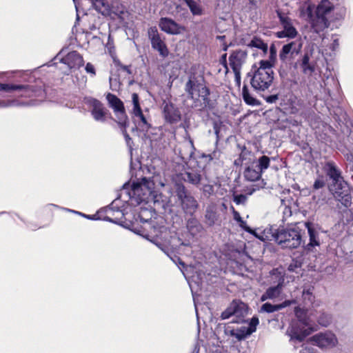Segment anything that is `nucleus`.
<instances>
[{"label":"nucleus","mask_w":353,"mask_h":353,"mask_svg":"<svg viewBox=\"0 0 353 353\" xmlns=\"http://www.w3.org/2000/svg\"><path fill=\"white\" fill-rule=\"evenodd\" d=\"M325 171L332 183L330 190L334 197L344 207L348 208L352 204L351 190L348 184L343 180L340 170L333 161H327L325 165Z\"/></svg>","instance_id":"f257e3e1"},{"label":"nucleus","mask_w":353,"mask_h":353,"mask_svg":"<svg viewBox=\"0 0 353 353\" xmlns=\"http://www.w3.org/2000/svg\"><path fill=\"white\" fill-rule=\"evenodd\" d=\"M185 91L188 97L193 100V106L197 110H211L213 108L209 99L210 92L204 84L203 79H199L195 76L190 77L185 83Z\"/></svg>","instance_id":"f03ea898"},{"label":"nucleus","mask_w":353,"mask_h":353,"mask_svg":"<svg viewBox=\"0 0 353 353\" xmlns=\"http://www.w3.org/2000/svg\"><path fill=\"white\" fill-rule=\"evenodd\" d=\"M269 231L272 239L282 248L294 249L301 243V230L298 227L271 226Z\"/></svg>","instance_id":"7ed1b4c3"},{"label":"nucleus","mask_w":353,"mask_h":353,"mask_svg":"<svg viewBox=\"0 0 353 353\" xmlns=\"http://www.w3.org/2000/svg\"><path fill=\"white\" fill-rule=\"evenodd\" d=\"M294 313L297 321L292 324L288 332L290 336L291 340L302 342L306 336L314 331L312 320L309 316L308 311L300 307H295Z\"/></svg>","instance_id":"20e7f679"},{"label":"nucleus","mask_w":353,"mask_h":353,"mask_svg":"<svg viewBox=\"0 0 353 353\" xmlns=\"http://www.w3.org/2000/svg\"><path fill=\"white\" fill-rule=\"evenodd\" d=\"M155 188V183L152 178L142 177L140 180L133 181L132 185L125 183L121 190V195L125 194L129 199L137 196L141 201L152 196Z\"/></svg>","instance_id":"39448f33"},{"label":"nucleus","mask_w":353,"mask_h":353,"mask_svg":"<svg viewBox=\"0 0 353 353\" xmlns=\"http://www.w3.org/2000/svg\"><path fill=\"white\" fill-rule=\"evenodd\" d=\"M174 196L176 198V202L185 214L190 216L194 214L199 208V203L183 183H175Z\"/></svg>","instance_id":"423d86ee"},{"label":"nucleus","mask_w":353,"mask_h":353,"mask_svg":"<svg viewBox=\"0 0 353 353\" xmlns=\"http://www.w3.org/2000/svg\"><path fill=\"white\" fill-rule=\"evenodd\" d=\"M0 90L10 92L17 90L20 92L21 97L32 98L39 97L46 99V93L43 85H23L0 83Z\"/></svg>","instance_id":"0eeeda50"},{"label":"nucleus","mask_w":353,"mask_h":353,"mask_svg":"<svg viewBox=\"0 0 353 353\" xmlns=\"http://www.w3.org/2000/svg\"><path fill=\"white\" fill-rule=\"evenodd\" d=\"M250 77V83L252 88L259 94H261L272 86L274 79V74H269L254 70H250L247 74Z\"/></svg>","instance_id":"6e6552de"},{"label":"nucleus","mask_w":353,"mask_h":353,"mask_svg":"<svg viewBox=\"0 0 353 353\" xmlns=\"http://www.w3.org/2000/svg\"><path fill=\"white\" fill-rule=\"evenodd\" d=\"M83 102L90 109V113L95 121H105L108 110L99 100L91 97H85Z\"/></svg>","instance_id":"1a4fd4ad"},{"label":"nucleus","mask_w":353,"mask_h":353,"mask_svg":"<svg viewBox=\"0 0 353 353\" xmlns=\"http://www.w3.org/2000/svg\"><path fill=\"white\" fill-rule=\"evenodd\" d=\"M310 341L321 349L332 348L338 342L336 336L331 332L318 333L310 338Z\"/></svg>","instance_id":"9d476101"},{"label":"nucleus","mask_w":353,"mask_h":353,"mask_svg":"<svg viewBox=\"0 0 353 353\" xmlns=\"http://www.w3.org/2000/svg\"><path fill=\"white\" fill-rule=\"evenodd\" d=\"M148 38L152 48L158 51L162 57L168 56L169 51L165 42L161 39L157 27H150L148 30Z\"/></svg>","instance_id":"9b49d317"},{"label":"nucleus","mask_w":353,"mask_h":353,"mask_svg":"<svg viewBox=\"0 0 353 353\" xmlns=\"http://www.w3.org/2000/svg\"><path fill=\"white\" fill-rule=\"evenodd\" d=\"M159 26L161 30L170 35L181 34L186 30L184 26L180 25L172 18L167 17L159 19Z\"/></svg>","instance_id":"f8f14e48"},{"label":"nucleus","mask_w":353,"mask_h":353,"mask_svg":"<svg viewBox=\"0 0 353 353\" xmlns=\"http://www.w3.org/2000/svg\"><path fill=\"white\" fill-rule=\"evenodd\" d=\"M203 223L208 228L221 225V219L216 203H210L206 206L204 212Z\"/></svg>","instance_id":"ddd939ff"},{"label":"nucleus","mask_w":353,"mask_h":353,"mask_svg":"<svg viewBox=\"0 0 353 353\" xmlns=\"http://www.w3.org/2000/svg\"><path fill=\"white\" fill-rule=\"evenodd\" d=\"M302 48L301 43L291 41L283 46L279 52V59L283 63H288L299 54Z\"/></svg>","instance_id":"4468645a"},{"label":"nucleus","mask_w":353,"mask_h":353,"mask_svg":"<svg viewBox=\"0 0 353 353\" xmlns=\"http://www.w3.org/2000/svg\"><path fill=\"white\" fill-rule=\"evenodd\" d=\"M106 99L110 108H112L116 114L117 121H125L128 117L125 113V107L123 101L115 94L108 93Z\"/></svg>","instance_id":"2eb2a0df"},{"label":"nucleus","mask_w":353,"mask_h":353,"mask_svg":"<svg viewBox=\"0 0 353 353\" xmlns=\"http://www.w3.org/2000/svg\"><path fill=\"white\" fill-rule=\"evenodd\" d=\"M125 210L124 204L121 203V201L119 198H117L109 205L105 208V211L107 213L112 212V215H114V213H117L119 216H116L115 219L105 216L103 219L111 223H118L119 220L124 216Z\"/></svg>","instance_id":"dca6fc26"},{"label":"nucleus","mask_w":353,"mask_h":353,"mask_svg":"<svg viewBox=\"0 0 353 353\" xmlns=\"http://www.w3.org/2000/svg\"><path fill=\"white\" fill-rule=\"evenodd\" d=\"M163 114L165 121L170 124L176 123L181 120L179 110L170 102H163Z\"/></svg>","instance_id":"f3484780"},{"label":"nucleus","mask_w":353,"mask_h":353,"mask_svg":"<svg viewBox=\"0 0 353 353\" xmlns=\"http://www.w3.org/2000/svg\"><path fill=\"white\" fill-rule=\"evenodd\" d=\"M61 61L67 65L69 69H78L83 65V57L77 51L68 53L61 59Z\"/></svg>","instance_id":"a211bd4d"},{"label":"nucleus","mask_w":353,"mask_h":353,"mask_svg":"<svg viewBox=\"0 0 353 353\" xmlns=\"http://www.w3.org/2000/svg\"><path fill=\"white\" fill-rule=\"evenodd\" d=\"M276 12L279 19V22L283 27V30H284L294 38H296L298 35V31L293 25L292 19L279 10H277Z\"/></svg>","instance_id":"6ab92c4d"},{"label":"nucleus","mask_w":353,"mask_h":353,"mask_svg":"<svg viewBox=\"0 0 353 353\" xmlns=\"http://www.w3.org/2000/svg\"><path fill=\"white\" fill-rule=\"evenodd\" d=\"M247 57V52L243 50L233 51L229 57V63L232 70H241Z\"/></svg>","instance_id":"aec40b11"},{"label":"nucleus","mask_w":353,"mask_h":353,"mask_svg":"<svg viewBox=\"0 0 353 353\" xmlns=\"http://www.w3.org/2000/svg\"><path fill=\"white\" fill-rule=\"evenodd\" d=\"M28 101L20 102L18 100H1L0 101V108H7L11 106H36L39 105L45 99L39 97H32Z\"/></svg>","instance_id":"412c9836"},{"label":"nucleus","mask_w":353,"mask_h":353,"mask_svg":"<svg viewBox=\"0 0 353 353\" xmlns=\"http://www.w3.org/2000/svg\"><path fill=\"white\" fill-rule=\"evenodd\" d=\"M186 228L192 236L201 234L204 231L203 225L194 215L190 216V217L186 220Z\"/></svg>","instance_id":"4be33fe9"},{"label":"nucleus","mask_w":353,"mask_h":353,"mask_svg":"<svg viewBox=\"0 0 353 353\" xmlns=\"http://www.w3.org/2000/svg\"><path fill=\"white\" fill-rule=\"evenodd\" d=\"M305 225L310 237V242L307 244L305 248L307 250H311L312 248L319 245L318 232L312 223L306 222Z\"/></svg>","instance_id":"5701e85b"},{"label":"nucleus","mask_w":353,"mask_h":353,"mask_svg":"<svg viewBox=\"0 0 353 353\" xmlns=\"http://www.w3.org/2000/svg\"><path fill=\"white\" fill-rule=\"evenodd\" d=\"M290 304L289 301H285L281 303L272 304L270 303H263L259 310V313H272L281 310Z\"/></svg>","instance_id":"b1692460"},{"label":"nucleus","mask_w":353,"mask_h":353,"mask_svg":"<svg viewBox=\"0 0 353 353\" xmlns=\"http://www.w3.org/2000/svg\"><path fill=\"white\" fill-rule=\"evenodd\" d=\"M274 65V63L271 61L270 60H261L259 62V66L256 65V64H254L252 66V70H254L256 71H260L262 72H266L269 74H274V72L273 70V66Z\"/></svg>","instance_id":"393cba45"},{"label":"nucleus","mask_w":353,"mask_h":353,"mask_svg":"<svg viewBox=\"0 0 353 353\" xmlns=\"http://www.w3.org/2000/svg\"><path fill=\"white\" fill-rule=\"evenodd\" d=\"M262 174L257 168H254L253 165L247 166L243 172L245 179L250 181H255L260 179Z\"/></svg>","instance_id":"a878e982"},{"label":"nucleus","mask_w":353,"mask_h":353,"mask_svg":"<svg viewBox=\"0 0 353 353\" xmlns=\"http://www.w3.org/2000/svg\"><path fill=\"white\" fill-rule=\"evenodd\" d=\"M236 147L239 151V156L245 161V165L252 162L254 154L250 149L239 143H237Z\"/></svg>","instance_id":"bb28decb"},{"label":"nucleus","mask_w":353,"mask_h":353,"mask_svg":"<svg viewBox=\"0 0 353 353\" xmlns=\"http://www.w3.org/2000/svg\"><path fill=\"white\" fill-rule=\"evenodd\" d=\"M241 94L244 102L247 105L258 106L261 104L260 101L251 94L247 85H243Z\"/></svg>","instance_id":"cd10ccee"},{"label":"nucleus","mask_w":353,"mask_h":353,"mask_svg":"<svg viewBox=\"0 0 353 353\" xmlns=\"http://www.w3.org/2000/svg\"><path fill=\"white\" fill-rule=\"evenodd\" d=\"M234 316L237 319L236 321H241L243 318L248 314L247 305L241 301H234Z\"/></svg>","instance_id":"c85d7f7f"},{"label":"nucleus","mask_w":353,"mask_h":353,"mask_svg":"<svg viewBox=\"0 0 353 353\" xmlns=\"http://www.w3.org/2000/svg\"><path fill=\"white\" fill-rule=\"evenodd\" d=\"M332 9V6L328 0H322L316 8V16L319 18L323 19L329 12H330Z\"/></svg>","instance_id":"c756f323"},{"label":"nucleus","mask_w":353,"mask_h":353,"mask_svg":"<svg viewBox=\"0 0 353 353\" xmlns=\"http://www.w3.org/2000/svg\"><path fill=\"white\" fill-rule=\"evenodd\" d=\"M184 175V180L192 185H197L201 182V175L199 170L191 169L186 171Z\"/></svg>","instance_id":"7c9ffc66"},{"label":"nucleus","mask_w":353,"mask_h":353,"mask_svg":"<svg viewBox=\"0 0 353 353\" xmlns=\"http://www.w3.org/2000/svg\"><path fill=\"white\" fill-rule=\"evenodd\" d=\"M248 47L255 48L261 50L264 54H266L268 50V46L261 38L254 36L252 40L248 43Z\"/></svg>","instance_id":"2f4dec72"},{"label":"nucleus","mask_w":353,"mask_h":353,"mask_svg":"<svg viewBox=\"0 0 353 353\" xmlns=\"http://www.w3.org/2000/svg\"><path fill=\"white\" fill-rule=\"evenodd\" d=\"M117 123L119 124L121 130V132L125 138L127 145L129 147L130 149H132V145L133 143V141L126 130V128L129 125L128 120L126 119L125 121H117Z\"/></svg>","instance_id":"473e14b6"},{"label":"nucleus","mask_w":353,"mask_h":353,"mask_svg":"<svg viewBox=\"0 0 353 353\" xmlns=\"http://www.w3.org/2000/svg\"><path fill=\"white\" fill-rule=\"evenodd\" d=\"M271 158L266 155H262L256 160V168H257L260 172H265L270 166Z\"/></svg>","instance_id":"72a5a7b5"},{"label":"nucleus","mask_w":353,"mask_h":353,"mask_svg":"<svg viewBox=\"0 0 353 353\" xmlns=\"http://www.w3.org/2000/svg\"><path fill=\"white\" fill-rule=\"evenodd\" d=\"M193 15L200 16L203 14L202 8L194 0H184Z\"/></svg>","instance_id":"f704fd0d"},{"label":"nucleus","mask_w":353,"mask_h":353,"mask_svg":"<svg viewBox=\"0 0 353 353\" xmlns=\"http://www.w3.org/2000/svg\"><path fill=\"white\" fill-rule=\"evenodd\" d=\"M317 322L323 327H327L332 322V316L330 314L323 311L319 312V316L316 317Z\"/></svg>","instance_id":"c9c22d12"},{"label":"nucleus","mask_w":353,"mask_h":353,"mask_svg":"<svg viewBox=\"0 0 353 353\" xmlns=\"http://www.w3.org/2000/svg\"><path fill=\"white\" fill-rule=\"evenodd\" d=\"M282 283H279L275 286H271L266 290V294L270 299H273L279 296L281 292Z\"/></svg>","instance_id":"e433bc0d"},{"label":"nucleus","mask_w":353,"mask_h":353,"mask_svg":"<svg viewBox=\"0 0 353 353\" xmlns=\"http://www.w3.org/2000/svg\"><path fill=\"white\" fill-rule=\"evenodd\" d=\"M132 101L133 104V108L132 110L133 115L135 116L138 114H141L143 111L140 105L139 97L137 93L134 92L132 94Z\"/></svg>","instance_id":"4c0bfd02"},{"label":"nucleus","mask_w":353,"mask_h":353,"mask_svg":"<svg viewBox=\"0 0 353 353\" xmlns=\"http://www.w3.org/2000/svg\"><path fill=\"white\" fill-rule=\"evenodd\" d=\"M313 290L314 288H308L303 289V298L305 301H307V303L312 304L314 301V296L313 295Z\"/></svg>","instance_id":"58836bf2"},{"label":"nucleus","mask_w":353,"mask_h":353,"mask_svg":"<svg viewBox=\"0 0 353 353\" xmlns=\"http://www.w3.org/2000/svg\"><path fill=\"white\" fill-rule=\"evenodd\" d=\"M250 335V334L246 327H241L239 329H236L235 338L238 341H242Z\"/></svg>","instance_id":"ea45409f"},{"label":"nucleus","mask_w":353,"mask_h":353,"mask_svg":"<svg viewBox=\"0 0 353 353\" xmlns=\"http://www.w3.org/2000/svg\"><path fill=\"white\" fill-rule=\"evenodd\" d=\"M134 117L140 119V123L139 125L143 130L148 131L151 128V125L148 122L145 117L143 114V112H141V114L135 115Z\"/></svg>","instance_id":"a19ab883"},{"label":"nucleus","mask_w":353,"mask_h":353,"mask_svg":"<svg viewBox=\"0 0 353 353\" xmlns=\"http://www.w3.org/2000/svg\"><path fill=\"white\" fill-rule=\"evenodd\" d=\"M167 232V228L165 225L162 226H153V233L152 234L154 237L162 239L163 234Z\"/></svg>","instance_id":"79ce46f5"},{"label":"nucleus","mask_w":353,"mask_h":353,"mask_svg":"<svg viewBox=\"0 0 353 353\" xmlns=\"http://www.w3.org/2000/svg\"><path fill=\"white\" fill-rule=\"evenodd\" d=\"M234 301L230 305L221 313V317L222 319H228L232 316H234Z\"/></svg>","instance_id":"37998d69"},{"label":"nucleus","mask_w":353,"mask_h":353,"mask_svg":"<svg viewBox=\"0 0 353 353\" xmlns=\"http://www.w3.org/2000/svg\"><path fill=\"white\" fill-rule=\"evenodd\" d=\"M259 323V318L256 316H254L250 321L248 327H246L247 330L252 334L256 330V326Z\"/></svg>","instance_id":"c03bdc74"},{"label":"nucleus","mask_w":353,"mask_h":353,"mask_svg":"<svg viewBox=\"0 0 353 353\" xmlns=\"http://www.w3.org/2000/svg\"><path fill=\"white\" fill-rule=\"evenodd\" d=\"M232 197H233V201L236 205H244V204H245L247 199H248L247 195L243 194H234L232 195Z\"/></svg>","instance_id":"a18cd8bd"},{"label":"nucleus","mask_w":353,"mask_h":353,"mask_svg":"<svg viewBox=\"0 0 353 353\" xmlns=\"http://www.w3.org/2000/svg\"><path fill=\"white\" fill-rule=\"evenodd\" d=\"M301 68H302V71L305 74H312L315 68L314 65L311 64L310 62L307 63V64L305 65H300Z\"/></svg>","instance_id":"49530a36"},{"label":"nucleus","mask_w":353,"mask_h":353,"mask_svg":"<svg viewBox=\"0 0 353 353\" xmlns=\"http://www.w3.org/2000/svg\"><path fill=\"white\" fill-rule=\"evenodd\" d=\"M264 100L270 104L275 103L279 99V94L273 93L270 95H262Z\"/></svg>","instance_id":"de8ad7c7"},{"label":"nucleus","mask_w":353,"mask_h":353,"mask_svg":"<svg viewBox=\"0 0 353 353\" xmlns=\"http://www.w3.org/2000/svg\"><path fill=\"white\" fill-rule=\"evenodd\" d=\"M63 210L68 211V212H72V213H74V214H77L79 215H81L88 219H90V220H97L99 219V217L97 216V214H92V215H88V214H83L82 212H78V211H75L74 210H70V209H68V208H63Z\"/></svg>","instance_id":"09e8293b"},{"label":"nucleus","mask_w":353,"mask_h":353,"mask_svg":"<svg viewBox=\"0 0 353 353\" xmlns=\"http://www.w3.org/2000/svg\"><path fill=\"white\" fill-rule=\"evenodd\" d=\"M204 195L207 197H210L214 192V186L212 185L206 184L203 186L202 188Z\"/></svg>","instance_id":"8fccbe9b"},{"label":"nucleus","mask_w":353,"mask_h":353,"mask_svg":"<svg viewBox=\"0 0 353 353\" xmlns=\"http://www.w3.org/2000/svg\"><path fill=\"white\" fill-rule=\"evenodd\" d=\"M301 263L299 261H293L291 263L288 268V270L292 272H297V269L301 268Z\"/></svg>","instance_id":"3c124183"},{"label":"nucleus","mask_w":353,"mask_h":353,"mask_svg":"<svg viewBox=\"0 0 353 353\" xmlns=\"http://www.w3.org/2000/svg\"><path fill=\"white\" fill-rule=\"evenodd\" d=\"M239 227L243 229L244 231L250 233L254 234V230L247 225V223L243 219L239 223Z\"/></svg>","instance_id":"603ef678"},{"label":"nucleus","mask_w":353,"mask_h":353,"mask_svg":"<svg viewBox=\"0 0 353 353\" xmlns=\"http://www.w3.org/2000/svg\"><path fill=\"white\" fill-rule=\"evenodd\" d=\"M276 58V50L274 44L271 45L270 47V57L269 60L275 62Z\"/></svg>","instance_id":"864d4df0"},{"label":"nucleus","mask_w":353,"mask_h":353,"mask_svg":"<svg viewBox=\"0 0 353 353\" xmlns=\"http://www.w3.org/2000/svg\"><path fill=\"white\" fill-rule=\"evenodd\" d=\"M85 70L88 74H90L92 77L96 75V70L94 66L91 63H88L85 67Z\"/></svg>","instance_id":"5fc2aeb1"},{"label":"nucleus","mask_w":353,"mask_h":353,"mask_svg":"<svg viewBox=\"0 0 353 353\" xmlns=\"http://www.w3.org/2000/svg\"><path fill=\"white\" fill-rule=\"evenodd\" d=\"M275 35L279 39H283V38L294 39L293 37H292L290 34H288L284 30L276 32L275 33Z\"/></svg>","instance_id":"6e6d98bb"},{"label":"nucleus","mask_w":353,"mask_h":353,"mask_svg":"<svg viewBox=\"0 0 353 353\" xmlns=\"http://www.w3.org/2000/svg\"><path fill=\"white\" fill-rule=\"evenodd\" d=\"M300 353H316V352L313 347L307 345H303L300 350Z\"/></svg>","instance_id":"4d7b16f0"},{"label":"nucleus","mask_w":353,"mask_h":353,"mask_svg":"<svg viewBox=\"0 0 353 353\" xmlns=\"http://www.w3.org/2000/svg\"><path fill=\"white\" fill-rule=\"evenodd\" d=\"M324 186H325V181L323 179H317L313 184V189L319 190L320 188H322Z\"/></svg>","instance_id":"13d9d810"},{"label":"nucleus","mask_w":353,"mask_h":353,"mask_svg":"<svg viewBox=\"0 0 353 353\" xmlns=\"http://www.w3.org/2000/svg\"><path fill=\"white\" fill-rule=\"evenodd\" d=\"M220 64H221L223 68H225L226 71L228 70V65L227 62V53H224L221 55L220 60H219Z\"/></svg>","instance_id":"bf43d9fd"},{"label":"nucleus","mask_w":353,"mask_h":353,"mask_svg":"<svg viewBox=\"0 0 353 353\" xmlns=\"http://www.w3.org/2000/svg\"><path fill=\"white\" fill-rule=\"evenodd\" d=\"M234 74L235 81L237 85L241 84V70H232Z\"/></svg>","instance_id":"052dcab7"},{"label":"nucleus","mask_w":353,"mask_h":353,"mask_svg":"<svg viewBox=\"0 0 353 353\" xmlns=\"http://www.w3.org/2000/svg\"><path fill=\"white\" fill-rule=\"evenodd\" d=\"M283 214L284 219L291 216V215H292L291 208L289 206H285L283 211Z\"/></svg>","instance_id":"680f3d73"},{"label":"nucleus","mask_w":353,"mask_h":353,"mask_svg":"<svg viewBox=\"0 0 353 353\" xmlns=\"http://www.w3.org/2000/svg\"><path fill=\"white\" fill-rule=\"evenodd\" d=\"M117 65L119 66V68L122 70L126 72L128 74H132V70H130V65H123L121 63H119L117 64Z\"/></svg>","instance_id":"e2e57ef3"},{"label":"nucleus","mask_w":353,"mask_h":353,"mask_svg":"<svg viewBox=\"0 0 353 353\" xmlns=\"http://www.w3.org/2000/svg\"><path fill=\"white\" fill-rule=\"evenodd\" d=\"M224 332L226 335H229L235 338V329H230L229 327H225Z\"/></svg>","instance_id":"0e129e2a"},{"label":"nucleus","mask_w":353,"mask_h":353,"mask_svg":"<svg viewBox=\"0 0 353 353\" xmlns=\"http://www.w3.org/2000/svg\"><path fill=\"white\" fill-rule=\"evenodd\" d=\"M309 62H310V55L307 52V53H305L304 55L303 56L300 65H305V64H307V63H309Z\"/></svg>","instance_id":"69168bd1"},{"label":"nucleus","mask_w":353,"mask_h":353,"mask_svg":"<svg viewBox=\"0 0 353 353\" xmlns=\"http://www.w3.org/2000/svg\"><path fill=\"white\" fill-rule=\"evenodd\" d=\"M233 218L234 219L239 223L243 219L242 217L241 216L239 212H238L237 211H236L234 208H233Z\"/></svg>","instance_id":"338daca9"},{"label":"nucleus","mask_w":353,"mask_h":353,"mask_svg":"<svg viewBox=\"0 0 353 353\" xmlns=\"http://www.w3.org/2000/svg\"><path fill=\"white\" fill-rule=\"evenodd\" d=\"M243 163H245V161L239 156V157L234 160V164L236 166H241Z\"/></svg>","instance_id":"774afa93"}]
</instances>
